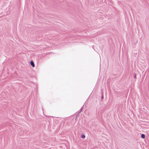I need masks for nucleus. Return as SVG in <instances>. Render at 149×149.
Here are the masks:
<instances>
[{
	"mask_svg": "<svg viewBox=\"0 0 149 149\" xmlns=\"http://www.w3.org/2000/svg\"><path fill=\"white\" fill-rule=\"evenodd\" d=\"M96 114H99V113L97 110L96 111Z\"/></svg>",
	"mask_w": 149,
	"mask_h": 149,
	"instance_id": "5",
	"label": "nucleus"
},
{
	"mask_svg": "<svg viewBox=\"0 0 149 149\" xmlns=\"http://www.w3.org/2000/svg\"><path fill=\"white\" fill-rule=\"evenodd\" d=\"M81 137L83 139H84L85 137V136L84 135L82 134L81 135Z\"/></svg>",
	"mask_w": 149,
	"mask_h": 149,
	"instance_id": "4",
	"label": "nucleus"
},
{
	"mask_svg": "<svg viewBox=\"0 0 149 149\" xmlns=\"http://www.w3.org/2000/svg\"><path fill=\"white\" fill-rule=\"evenodd\" d=\"M83 106L79 110V111L78 112V114L79 113H80L81 112V111H82V109H83Z\"/></svg>",
	"mask_w": 149,
	"mask_h": 149,
	"instance_id": "3",
	"label": "nucleus"
},
{
	"mask_svg": "<svg viewBox=\"0 0 149 149\" xmlns=\"http://www.w3.org/2000/svg\"><path fill=\"white\" fill-rule=\"evenodd\" d=\"M136 75H135V76H134V78H136Z\"/></svg>",
	"mask_w": 149,
	"mask_h": 149,
	"instance_id": "7",
	"label": "nucleus"
},
{
	"mask_svg": "<svg viewBox=\"0 0 149 149\" xmlns=\"http://www.w3.org/2000/svg\"><path fill=\"white\" fill-rule=\"evenodd\" d=\"M141 137L142 139H144L145 137V135L144 134H142Z\"/></svg>",
	"mask_w": 149,
	"mask_h": 149,
	"instance_id": "2",
	"label": "nucleus"
},
{
	"mask_svg": "<svg viewBox=\"0 0 149 149\" xmlns=\"http://www.w3.org/2000/svg\"><path fill=\"white\" fill-rule=\"evenodd\" d=\"M104 98V97L103 95H102L101 97V98L102 99Z\"/></svg>",
	"mask_w": 149,
	"mask_h": 149,
	"instance_id": "6",
	"label": "nucleus"
},
{
	"mask_svg": "<svg viewBox=\"0 0 149 149\" xmlns=\"http://www.w3.org/2000/svg\"><path fill=\"white\" fill-rule=\"evenodd\" d=\"M30 63L31 65L33 67H34L35 66L34 63L32 61H31Z\"/></svg>",
	"mask_w": 149,
	"mask_h": 149,
	"instance_id": "1",
	"label": "nucleus"
}]
</instances>
